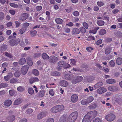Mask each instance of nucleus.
I'll list each match as a JSON object with an SVG mask.
<instances>
[{"label":"nucleus","mask_w":122,"mask_h":122,"mask_svg":"<svg viewBox=\"0 0 122 122\" xmlns=\"http://www.w3.org/2000/svg\"><path fill=\"white\" fill-rule=\"evenodd\" d=\"M97 114L96 111L89 112L85 116L82 122H90L91 120L96 117Z\"/></svg>","instance_id":"obj_1"},{"label":"nucleus","mask_w":122,"mask_h":122,"mask_svg":"<svg viewBox=\"0 0 122 122\" xmlns=\"http://www.w3.org/2000/svg\"><path fill=\"white\" fill-rule=\"evenodd\" d=\"M64 109L63 105H57L52 108L51 110V112L56 113L62 111Z\"/></svg>","instance_id":"obj_2"},{"label":"nucleus","mask_w":122,"mask_h":122,"mask_svg":"<svg viewBox=\"0 0 122 122\" xmlns=\"http://www.w3.org/2000/svg\"><path fill=\"white\" fill-rule=\"evenodd\" d=\"M78 116L77 112H72L69 115L68 119V122H74L76 120Z\"/></svg>","instance_id":"obj_3"},{"label":"nucleus","mask_w":122,"mask_h":122,"mask_svg":"<svg viewBox=\"0 0 122 122\" xmlns=\"http://www.w3.org/2000/svg\"><path fill=\"white\" fill-rule=\"evenodd\" d=\"M57 64L58 66L64 69L68 68L71 66L69 64L63 61H59L57 63Z\"/></svg>","instance_id":"obj_4"},{"label":"nucleus","mask_w":122,"mask_h":122,"mask_svg":"<svg viewBox=\"0 0 122 122\" xmlns=\"http://www.w3.org/2000/svg\"><path fill=\"white\" fill-rule=\"evenodd\" d=\"M20 39H13L10 40L9 42L10 45L11 46H17L20 42Z\"/></svg>","instance_id":"obj_5"},{"label":"nucleus","mask_w":122,"mask_h":122,"mask_svg":"<svg viewBox=\"0 0 122 122\" xmlns=\"http://www.w3.org/2000/svg\"><path fill=\"white\" fill-rule=\"evenodd\" d=\"M121 102V99L118 95H115L113 97L112 102L114 105L120 104Z\"/></svg>","instance_id":"obj_6"},{"label":"nucleus","mask_w":122,"mask_h":122,"mask_svg":"<svg viewBox=\"0 0 122 122\" xmlns=\"http://www.w3.org/2000/svg\"><path fill=\"white\" fill-rule=\"evenodd\" d=\"M115 116L113 114L110 113L106 116V119L107 121L111 122L113 121L115 118Z\"/></svg>","instance_id":"obj_7"},{"label":"nucleus","mask_w":122,"mask_h":122,"mask_svg":"<svg viewBox=\"0 0 122 122\" xmlns=\"http://www.w3.org/2000/svg\"><path fill=\"white\" fill-rule=\"evenodd\" d=\"M48 114V112L46 111H45L40 112L37 116V118L39 120L42 119L46 117Z\"/></svg>","instance_id":"obj_8"},{"label":"nucleus","mask_w":122,"mask_h":122,"mask_svg":"<svg viewBox=\"0 0 122 122\" xmlns=\"http://www.w3.org/2000/svg\"><path fill=\"white\" fill-rule=\"evenodd\" d=\"M58 59V58L54 56H52L49 57V61L51 63L54 64L56 62Z\"/></svg>","instance_id":"obj_9"},{"label":"nucleus","mask_w":122,"mask_h":122,"mask_svg":"<svg viewBox=\"0 0 122 122\" xmlns=\"http://www.w3.org/2000/svg\"><path fill=\"white\" fill-rule=\"evenodd\" d=\"M28 69V66L27 65H25L22 67L21 71L23 75H25L27 72Z\"/></svg>","instance_id":"obj_10"},{"label":"nucleus","mask_w":122,"mask_h":122,"mask_svg":"<svg viewBox=\"0 0 122 122\" xmlns=\"http://www.w3.org/2000/svg\"><path fill=\"white\" fill-rule=\"evenodd\" d=\"M78 96L76 94H73L71 97V100L73 103L76 102L78 100Z\"/></svg>","instance_id":"obj_11"},{"label":"nucleus","mask_w":122,"mask_h":122,"mask_svg":"<svg viewBox=\"0 0 122 122\" xmlns=\"http://www.w3.org/2000/svg\"><path fill=\"white\" fill-rule=\"evenodd\" d=\"M108 89L112 92H116L118 90V88L117 86H109Z\"/></svg>","instance_id":"obj_12"},{"label":"nucleus","mask_w":122,"mask_h":122,"mask_svg":"<svg viewBox=\"0 0 122 122\" xmlns=\"http://www.w3.org/2000/svg\"><path fill=\"white\" fill-rule=\"evenodd\" d=\"M28 17V15L27 13H24L20 17L19 19L21 20H26Z\"/></svg>","instance_id":"obj_13"},{"label":"nucleus","mask_w":122,"mask_h":122,"mask_svg":"<svg viewBox=\"0 0 122 122\" xmlns=\"http://www.w3.org/2000/svg\"><path fill=\"white\" fill-rule=\"evenodd\" d=\"M107 91L106 89L103 87L99 88L97 90V92L99 94H102Z\"/></svg>","instance_id":"obj_14"},{"label":"nucleus","mask_w":122,"mask_h":122,"mask_svg":"<svg viewBox=\"0 0 122 122\" xmlns=\"http://www.w3.org/2000/svg\"><path fill=\"white\" fill-rule=\"evenodd\" d=\"M13 76L12 73L11 72H10L8 73L6 76H5L4 77L5 80V81H8L10 78L12 77Z\"/></svg>","instance_id":"obj_15"},{"label":"nucleus","mask_w":122,"mask_h":122,"mask_svg":"<svg viewBox=\"0 0 122 122\" xmlns=\"http://www.w3.org/2000/svg\"><path fill=\"white\" fill-rule=\"evenodd\" d=\"M79 30L77 28H73L72 30L71 33L73 35H76L79 34L80 33Z\"/></svg>","instance_id":"obj_16"},{"label":"nucleus","mask_w":122,"mask_h":122,"mask_svg":"<svg viewBox=\"0 0 122 122\" xmlns=\"http://www.w3.org/2000/svg\"><path fill=\"white\" fill-rule=\"evenodd\" d=\"M7 46L6 44H2L0 46V50L2 52L5 51L7 49Z\"/></svg>","instance_id":"obj_17"},{"label":"nucleus","mask_w":122,"mask_h":122,"mask_svg":"<svg viewBox=\"0 0 122 122\" xmlns=\"http://www.w3.org/2000/svg\"><path fill=\"white\" fill-rule=\"evenodd\" d=\"M12 103V101L10 100H7L4 102V105L6 106L9 107L11 104Z\"/></svg>","instance_id":"obj_18"},{"label":"nucleus","mask_w":122,"mask_h":122,"mask_svg":"<svg viewBox=\"0 0 122 122\" xmlns=\"http://www.w3.org/2000/svg\"><path fill=\"white\" fill-rule=\"evenodd\" d=\"M112 49V48L111 47L108 46L106 47L105 51V54L107 55L109 54L110 53Z\"/></svg>","instance_id":"obj_19"},{"label":"nucleus","mask_w":122,"mask_h":122,"mask_svg":"<svg viewBox=\"0 0 122 122\" xmlns=\"http://www.w3.org/2000/svg\"><path fill=\"white\" fill-rule=\"evenodd\" d=\"M39 80V79L37 77H32L29 80V82L32 84L34 82L38 81Z\"/></svg>","instance_id":"obj_20"},{"label":"nucleus","mask_w":122,"mask_h":122,"mask_svg":"<svg viewBox=\"0 0 122 122\" xmlns=\"http://www.w3.org/2000/svg\"><path fill=\"white\" fill-rule=\"evenodd\" d=\"M26 60L27 64L30 66H32L33 64V62L30 58V57H27Z\"/></svg>","instance_id":"obj_21"},{"label":"nucleus","mask_w":122,"mask_h":122,"mask_svg":"<svg viewBox=\"0 0 122 122\" xmlns=\"http://www.w3.org/2000/svg\"><path fill=\"white\" fill-rule=\"evenodd\" d=\"M66 115L62 116L60 118L59 122H66Z\"/></svg>","instance_id":"obj_22"},{"label":"nucleus","mask_w":122,"mask_h":122,"mask_svg":"<svg viewBox=\"0 0 122 122\" xmlns=\"http://www.w3.org/2000/svg\"><path fill=\"white\" fill-rule=\"evenodd\" d=\"M60 84L62 86L66 87L68 86V83L67 81L62 80L60 82Z\"/></svg>","instance_id":"obj_23"},{"label":"nucleus","mask_w":122,"mask_h":122,"mask_svg":"<svg viewBox=\"0 0 122 122\" xmlns=\"http://www.w3.org/2000/svg\"><path fill=\"white\" fill-rule=\"evenodd\" d=\"M99 28V27H95L94 30H90L88 31L90 33H92L94 34H95L97 32V30Z\"/></svg>","instance_id":"obj_24"},{"label":"nucleus","mask_w":122,"mask_h":122,"mask_svg":"<svg viewBox=\"0 0 122 122\" xmlns=\"http://www.w3.org/2000/svg\"><path fill=\"white\" fill-rule=\"evenodd\" d=\"M21 99L18 98L15 100L14 103V105H18L20 104L22 102Z\"/></svg>","instance_id":"obj_25"},{"label":"nucleus","mask_w":122,"mask_h":122,"mask_svg":"<svg viewBox=\"0 0 122 122\" xmlns=\"http://www.w3.org/2000/svg\"><path fill=\"white\" fill-rule=\"evenodd\" d=\"M106 82L107 83L112 84L115 83L116 81L115 79L111 78L107 79Z\"/></svg>","instance_id":"obj_26"},{"label":"nucleus","mask_w":122,"mask_h":122,"mask_svg":"<svg viewBox=\"0 0 122 122\" xmlns=\"http://www.w3.org/2000/svg\"><path fill=\"white\" fill-rule=\"evenodd\" d=\"M55 20L56 23L57 24H61L63 22V20L59 18L56 19Z\"/></svg>","instance_id":"obj_27"},{"label":"nucleus","mask_w":122,"mask_h":122,"mask_svg":"<svg viewBox=\"0 0 122 122\" xmlns=\"http://www.w3.org/2000/svg\"><path fill=\"white\" fill-rule=\"evenodd\" d=\"M116 63L118 65L122 64V58L120 57L117 58L116 60Z\"/></svg>","instance_id":"obj_28"},{"label":"nucleus","mask_w":122,"mask_h":122,"mask_svg":"<svg viewBox=\"0 0 122 122\" xmlns=\"http://www.w3.org/2000/svg\"><path fill=\"white\" fill-rule=\"evenodd\" d=\"M26 62V59L24 58H21L19 60V63L21 65H23Z\"/></svg>","instance_id":"obj_29"},{"label":"nucleus","mask_w":122,"mask_h":122,"mask_svg":"<svg viewBox=\"0 0 122 122\" xmlns=\"http://www.w3.org/2000/svg\"><path fill=\"white\" fill-rule=\"evenodd\" d=\"M86 99L88 104L91 102L94 99L93 97L92 96L89 97Z\"/></svg>","instance_id":"obj_30"},{"label":"nucleus","mask_w":122,"mask_h":122,"mask_svg":"<svg viewBox=\"0 0 122 122\" xmlns=\"http://www.w3.org/2000/svg\"><path fill=\"white\" fill-rule=\"evenodd\" d=\"M37 33V31L34 30H32L30 31V35L32 37L35 36L36 35Z\"/></svg>","instance_id":"obj_31"},{"label":"nucleus","mask_w":122,"mask_h":122,"mask_svg":"<svg viewBox=\"0 0 122 122\" xmlns=\"http://www.w3.org/2000/svg\"><path fill=\"white\" fill-rule=\"evenodd\" d=\"M8 119L10 122H13L15 120V117L14 115H11L9 117Z\"/></svg>","instance_id":"obj_32"},{"label":"nucleus","mask_w":122,"mask_h":122,"mask_svg":"<svg viewBox=\"0 0 122 122\" xmlns=\"http://www.w3.org/2000/svg\"><path fill=\"white\" fill-rule=\"evenodd\" d=\"M51 74L53 76H60V73L57 71H55L51 72Z\"/></svg>","instance_id":"obj_33"},{"label":"nucleus","mask_w":122,"mask_h":122,"mask_svg":"<svg viewBox=\"0 0 122 122\" xmlns=\"http://www.w3.org/2000/svg\"><path fill=\"white\" fill-rule=\"evenodd\" d=\"M102 82H98L94 86L95 88L97 89L102 86Z\"/></svg>","instance_id":"obj_34"},{"label":"nucleus","mask_w":122,"mask_h":122,"mask_svg":"<svg viewBox=\"0 0 122 122\" xmlns=\"http://www.w3.org/2000/svg\"><path fill=\"white\" fill-rule=\"evenodd\" d=\"M106 31L105 29H102L100 30L99 33V35H103L106 34Z\"/></svg>","instance_id":"obj_35"},{"label":"nucleus","mask_w":122,"mask_h":122,"mask_svg":"<svg viewBox=\"0 0 122 122\" xmlns=\"http://www.w3.org/2000/svg\"><path fill=\"white\" fill-rule=\"evenodd\" d=\"M10 82L11 83H17L18 81L16 78H13L11 79Z\"/></svg>","instance_id":"obj_36"},{"label":"nucleus","mask_w":122,"mask_h":122,"mask_svg":"<svg viewBox=\"0 0 122 122\" xmlns=\"http://www.w3.org/2000/svg\"><path fill=\"white\" fill-rule=\"evenodd\" d=\"M42 57L44 59H49V56L47 55V54L46 53H43L42 56Z\"/></svg>","instance_id":"obj_37"},{"label":"nucleus","mask_w":122,"mask_h":122,"mask_svg":"<svg viewBox=\"0 0 122 122\" xmlns=\"http://www.w3.org/2000/svg\"><path fill=\"white\" fill-rule=\"evenodd\" d=\"M104 23L105 22L101 20H98L97 21V24L99 26L103 25Z\"/></svg>","instance_id":"obj_38"},{"label":"nucleus","mask_w":122,"mask_h":122,"mask_svg":"<svg viewBox=\"0 0 122 122\" xmlns=\"http://www.w3.org/2000/svg\"><path fill=\"white\" fill-rule=\"evenodd\" d=\"M15 91L14 90L11 89L9 91V93L10 95L13 96L14 95L15 93Z\"/></svg>","instance_id":"obj_39"},{"label":"nucleus","mask_w":122,"mask_h":122,"mask_svg":"<svg viewBox=\"0 0 122 122\" xmlns=\"http://www.w3.org/2000/svg\"><path fill=\"white\" fill-rule=\"evenodd\" d=\"M10 5L12 7L14 8H17L19 7L18 5L14 3H10Z\"/></svg>","instance_id":"obj_40"},{"label":"nucleus","mask_w":122,"mask_h":122,"mask_svg":"<svg viewBox=\"0 0 122 122\" xmlns=\"http://www.w3.org/2000/svg\"><path fill=\"white\" fill-rule=\"evenodd\" d=\"M8 84L6 83H3L0 84V88H3L7 87L8 86Z\"/></svg>","instance_id":"obj_41"},{"label":"nucleus","mask_w":122,"mask_h":122,"mask_svg":"<svg viewBox=\"0 0 122 122\" xmlns=\"http://www.w3.org/2000/svg\"><path fill=\"white\" fill-rule=\"evenodd\" d=\"M14 75L16 77H18L20 75V73L19 71H15L14 73Z\"/></svg>","instance_id":"obj_42"},{"label":"nucleus","mask_w":122,"mask_h":122,"mask_svg":"<svg viewBox=\"0 0 122 122\" xmlns=\"http://www.w3.org/2000/svg\"><path fill=\"white\" fill-rule=\"evenodd\" d=\"M26 30L25 28L23 27L19 30V32L21 34H22L25 32Z\"/></svg>","instance_id":"obj_43"},{"label":"nucleus","mask_w":122,"mask_h":122,"mask_svg":"<svg viewBox=\"0 0 122 122\" xmlns=\"http://www.w3.org/2000/svg\"><path fill=\"white\" fill-rule=\"evenodd\" d=\"M4 54L5 56L10 58H12L13 57V56L11 53L7 52H5L4 53Z\"/></svg>","instance_id":"obj_44"},{"label":"nucleus","mask_w":122,"mask_h":122,"mask_svg":"<svg viewBox=\"0 0 122 122\" xmlns=\"http://www.w3.org/2000/svg\"><path fill=\"white\" fill-rule=\"evenodd\" d=\"M109 63L110 66L114 67L115 66V62L114 61L112 60L110 61Z\"/></svg>","instance_id":"obj_45"},{"label":"nucleus","mask_w":122,"mask_h":122,"mask_svg":"<svg viewBox=\"0 0 122 122\" xmlns=\"http://www.w3.org/2000/svg\"><path fill=\"white\" fill-rule=\"evenodd\" d=\"M49 93L50 95L52 96L54 95L55 92L53 89H51L49 92Z\"/></svg>","instance_id":"obj_46"},{"label":"nucleus","mask_w":122,"mask_h":122,"mask_svg":"<svg viewBox=\"0 0 122 122\" xmlns=\"http://www.w3.org/2000/svg\"><path fill=\"white\" fill-rule=\"evenodd\" d=\"M32 73L36 76H38L39 75V72L38 70L34 69L32 71Z\"/></svg>","instance_id":"obj_47"},{"label":"nucleus","mask_w":122,"mask_h":122,"mask_svg":"<svg viewBox=\"0 0 122 122\" xmlns=\"http://www.w3.org/2000/svg\"><path fill=\"white\" fill-rule=\"evenodd\" d=\"M28 92L29 94L31 95L33 94L34 92V90L31 87H30L28 88Z\"/></svg>","instance_id":"obj_48"},{"label":"nucleus","mask_w":122,"mask_h":122,"mask_svg":"<svg viewBox=\"0 0 122 122\" xmlns=\"http://www.w3.org/2000/svg\"><path fill=\"white\" fill-rule=\"evenodd\" d=\"M79 29L81 33H85L86 32V29L84 27H81Z\"/></svg>","instance_id":"obj_49"},{"label":"nucleus","mask_w":122,"mask_h":122,"mask_svg":"<svg viewBox=\"0 0 122 122\" xmlns=\"http://www.w3.org/2000/svg\"><path fill=\"white\" fill-rule=\"evenodd\" d=\"M81 102V104L83 105H86L88 104L86 99H83Z\"/></svg>","instance_id":"obj_50"},{"label":"nucleus","mask_w":122,"mask_h":122,"mask_svg":"<svg viewBox=\"0 0 122 122\" xmlns=\"http://www.w3.org/2000/svg\"><path fill=\"white\" fill-rule=\"evenodd\" d=\"M45 13L46 15H47V16L46 18V19L48 20H50L51 18V17L50 16V12L48 11H46Z\"/></svg>","instance_id":"obj_51"},{"label":"nucleus","mask_w":122,"mask_h":122,"mask_svg":"<svg viewBox=\"0 0 122 122\" xmlns=\"http://www.w3.org/2000/svg\"><path fill=\"white\" fill-rule=\"evenodd\" d=\"M45 91L44 90H42L40 91L39 93V97H42L45 94Z\"/></svg>","instance_id":"obj_52"},{"label":"nucleus","mask_w":122,"mask_h":122,"mask_svg":"<svg viewBox=\"0 0 122 122\" xmlns=\"http://www.w3.org/2000/svg\"><path fill=\"white\" fill-rule=\"evenodd\" d=\"M106 13H104L103 14V17L104 19L107 21H109V18L108 15H106Z\"/></svg>","instance_id":"obj_53"},{"label":"nucleus","mask_w":122,"mask_h":122,"mask_svg":"<svg viewBox=\"0 0 122 122\" xmlns=\"http://www.w3.org/2000/svg\"><path fill=\"white\" fill-rule=\"evenodd\" d=\"M97 4L98 6L100 7L104 5V3L102 1H99L97 2Z\"/></svg>","instance_id":"obj_54"},{"label":"nucleus","mask_w":122,"mask_h":122,"mask_svg":"<svg viewBox=\"0 0 122 122\" xmlns=\"http://www.w3.org/2000/svg\"><path fill=\"white\" fill-rule=\"evenodd\" d=\"M93 122H102V121L100 118L97 117L93 120Z\"/></svg>","instance_id":"obj_55"},{"label":"nucleus","mask_w":122,"mask_h":122,"mask_svg":"<svg viewBox=\"0 0 122 122\" xmlns=\"http://www.w3.org/2000/svg\"><path fill=\"white\" fill-rule=\"evenodd\" d=\"M82 25L86 29H87L89 27L87 23L86 22H83L82 23Z\"/></svg>","instance_id":"obj_56"},{"label":"nucleus","mask_w":122,"mask_h":122,"mask_svg":"<svg viewBox=\"0 0 122 122\" xmlns=\"http://www.w3.org/2000/svg\"><path fill=\"white\" fill-rule=\"evenodd\" d=\"M4 17V13L0 11V20H1L3 19Z\"/></svg>","instance_id":"obj_57"},{"label":"nucleus","mask_w":122,"mask_h":122,"mask_svg":"<svg viewBox=\"0 0 122 122\" xmlns=\"http://www.w3.org/2000/svg\"><path fill=\"white\" fill-rule=\"evenodd\" d=\"M83 79V78L81 76H79L77 77V81L78 82H80Z\"/></svg>","instance_id":"obj_58"},{"label":"nucleus","mask_w":122,"mask_h":122,"mask_svg":"<svg viewBox=\"0 0 122 122\" xmlns=\"http://www.w3.org/2000/svg\"><path fill=\"white\" fill-rule=\"evenodd\" d=\"M24 90V88L21 86H19L17 88V90L19 92L23 91Z\"/></svg>","instance_id":"obj_59"},{"label":"nucleus","mask_w":122,"mask_h":122,"mask_svg":"<svg viewBox=\"0 0 122 122\" xmlns=\"http://www.w3.org/2000/svg\"><path fill=\"white\" fill-rule=\"evenodd\" d=\"M54 119L51 118H49L47 119L46 122H54Z\"/></svg>","instance_id":"obj_60"},{"label":"nucleus","mask_w":122,"mask_h":122,"mask_svg":"<svg viewBox=\"0 0 122 122\" xmlns=\"http://www.w3.org/2000/svg\"><path fill=\"white\" fill-rule=\"evenodd\" d=\"M10 13L12 15H14L15 13V11L14 10H10L9 11Z\"/></svg>","instance_id":"obj_61"},{"label":"nucleus","mask_w":122,"mask_h":122,"mask_svg":"<svg viewBox=\"0 0 122 122\" xmlns=\"http://www.w3.org/2000/svg\"><path fill=\"white\" fill-rule=\"evenodd\" d=\"M73 14L75 16H78L79 15V13L76 11H74L73 13Z\"/></svg>","instance_id":"obj_62"},{"label":"nucleus","mask_w":122,"mask_h":122,"mask_svg":"<svg viewBox=\"0 0 122 122\" xmlns=\"http://www.w3.org/2000/svg\"><path fill=\"white\" fill-rule=\"evenodd\" d=\"M33 112L32 109L31 108H29L26 111V112L27 114H31Z\"/></svg>","instance_id":"obj_63"},{"label":"nucleus","mask_w":122,"mask_h":122,"mask_svg":"<svg viewBox=\"0 0 122 122\" xmlns=\"http://www.w3.org/2000/svg\"><path fill=\"white\" fill-rule=\"evenodd\" d=\"M64 31L66 33H68L70 32V29L68 27H65L64 29Z\"/></svg>","instance_id":"obj_64"}]
</instances>
